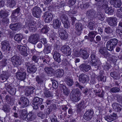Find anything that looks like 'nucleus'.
Instances as JSON below:
<instances>
[{
  "mask_svg": "<svg viewBox=\"0 0 122 122\" xmlns=\"http://www.w3.org/2000/svg\"><path fill=\"white\" fill-rule=\"evenodd\" d=\"M95 17H97L99 20L103 21L105 19L104 16L103 14L101 12H98L96 14V16Z\"/></svg>",
  "mask_w": 122,
  "mask_h": 122,
  "instance_id": "nucleus-44",
  "label": "nucleus"
},
{
  "mask_svg": "<svg viewBox=\"0 0 122 122\" xmlns=\"http://www.w3.org/2000/svg\"><path fill=\"white\" fill-rule=\"evenodd\" d=\"M96 2L94 4L98 8L101 9H105L107 7L108 5L105 0H95Z\"/></svg>",
  "mask_w": 122,
  "mask_h": 122,
  "instance_id": "nucleus-8",
  "label": "nucleus"
},
{
  "mask_svg": "<svg viewBox=\"0 0 122 122\" xmlns=\"http://www.w3.org/2000/svg\"><path fill=\"white\" fill-rule=\"evenodd\" d=\"M85 107L84 102L83 100L81 101L77 105V112H79L83 109Z\"/></svg>",
  "mask_w": 122,
  "mask_h": 122,
  "instance_id": "nucleus-36",
  "label": "nucleus"
},
{
  "mask_svg": "<svg viewBox=\"0 0 122 122\" xmlns=\"http://www.w3.org/2000/svg\"><path fill=\"white\" fill-rule=\"evenodd\" d=\"M10 109L11 108L10 106L7 105L3 106L2 109V110L6 114L10 112Z\"/></svg>",
  "mask_w": 122,
  "mask_h": 122,
  "instance_id": "nucleus-47",
  "label": "nucleus"
},
{
  "mask_svg": "<svg viewBox=\"0 0 122 122\" xmlns=\"http://www.w3.org/2000/svg\"><path fill=\"white\" fill-rule=\"evenodd\" d=\"M9 75L8 71L3 72L2 73L0 74V81L3 83L7 80L9 77Z\"/></svg>",
  "mask_w": 122,
  "mask_h": 122,
  "instance_id": "nucleus-23",
  "label": "nucleus"
},
{
  "mask_svg": "<svg viewBox=\"0 0 122 122\" xmlns=\"http://www.w3.org/2000/svg\"><path fill=\"white\" fill-rule=\"evenodd\" d=\"M44 48L43 51L45 54H48L50 53L51 52V47L48 45H44Z\"/></svg>",
  "mask_w": 122,
  "mask_h": 122,
  "instance_id": "nucleus-50",
  "label": "nucleus"
},
{
  "mask_svg": "<svg viewBox=\"0 0 122 122\" xmlns=\"http://www.w3.org/2000/svg\"><path fill=\"white\" fill-rule=\"evenodd\" d=\"M108 24L111 26L115 27L117 24V19L115 17H110L108 18Z\"/></svg>",
  "mask_w": 122,
  "mask_h": 122,
  "instance_id": "nucleus-26",
  "label": "nucleus"
},
{
  "mask_svg": "<svg viewBox=\"0 0 122 122\" xmlns=\"http://www.w3.org/2000/svg\"><path fill=\"white\" fill-rule=\"evenodd\" d=\"M90 57L91 59V65L94 67V70H97L101 65V63L100 60L97 59L96 52H92Z\"/></svg>",
  "mask_w": 122,
  "mask_h": 122,
  "instance_id": "nucleus-2",
  "label": "nucleus"
},
{
  "mask_svg": "<svg viewBox=\"0 0 122 122\" xmlns=\"http://www.w3.org/2000/svg\"><path fill=\"white\" fill-rule=\"evenodd\" d=\"M60 37L62 40H66L68 37V34L65 31H61L59 33Z\"/></svg>",
  "mask_w": 122,
  "mask_h": 122,
  "instance_id": "nucleus-41",
  "label": "nucleus"
},
{
  "mask_svg": "<svg viewBox=\"0 0 122 122\" xmlns=\"http://www.w3.org/2000/svg\"><path fill=\"white\" fill-rule=\"evenodd\" d=\"M11 85L7 83L5 84V87L10 94L11 95H14L15 94L16 89L14 87L12 86Z\"/></svg>",
  "mask_w": 122,
  "mask_h": 122,
  "instance_id": "nucleus-10",
  "label": "nucleus"
},
{
  "mask_svg": "<svg viewBox=\"0 0 122 122\" xmlns=\"http://www.w3.org/2000/svg\"><path fill=\"white\" fill-rule=\"evenodd\" d=\"M22 26V24L21 22H17L15 24H11L10 25V28L12 30L16 31L21 29Z\"/></svg>",
  "mask_w": 122,
  "mask_h": 122,
  "instance_id": "nucleus-12",
  "label": "nucleus"
},
{
  "mask_svg": "<svg viewBox=\"0 0 122 122\" xmlns=\"http://www.w3.org/2000/svg\"><path fill=\"white\" fill-rule=\"evenodd\" d=\"M61 51L66 56H69L71 54V49L68 46L64 45L61 49Z\"/></svg>",
  "mask_w": 122,
  "mask_h": 122,
  "instance_id": "nucleus-19",
  "label": "nucleus"
},
{
  "mask_svg": "<svg viewBox=\"0 0 122 122\" xmlns=\"http://www.w3.org/2000/svg\"><path fill=\"white\" fill-rule=\"evenodd\" d=\"M16 75L17 79L20 80H23L26 78V74L25 72H17Z\"/></svg>",
  "mask_w": 122,
  "mask_h": 122,
  "instance_id": "nucleus-30",
  "label": "nucleus"
},
{
  "mask_svg": "<svg viewBox=\"0 0 122 122\" xmlns=\"http://www.w3.org/2000/svg\"><path fill=\"white\" fill-rule=\"evenodd\" d=\"M88 27L91 30H94L95 28V25L93 22H90L88 24Z\"/></svg>",
  "mask_w": 122,
  "mask_h": 122,
  "instance_id": "nucleus-59",
  "label": "nucleus"
},
{
  "mask_svg": "<svg viewBox=\"0 0 122 122\" xmlns=\"http://www.w3.org/2000/svg\"><path fill=\"white\" fill-rule=\"evenodd\" d=\"M37 70V68L35 65H33L30 67L27 70V71L29 73H34Z\"/></svg>",
  "mask_w": 122,
  "mask_h": 122,
  "instance_id": "nucleus-46",
  "label": "nucleus"
},
{
  "mask_svg": "<svg viewBox=\"0 0 122 122\" xmlns=\"http://www.w3.org/2000/svg\"><path fill=\"white\" fill-rule=\"evenodd\" d=\"M120 89L116 87H114L110 90V92L112 93H118L119 92Z\"/></svg>",
  "mask_w": 122,
  "mask_h": 122,
  "instance_id": "nucleus-62",
  "label": "nucleus"
},
{
  "mask_svg": "<svg viewBox=\"0 0 122 122\" xmlns=\"http://www.w3.org/2000/svg\"><path fill=\"white\" fill-rule=\"evenodd\" d=\"M61 88L63 90V93L65 95L68 96L69 93V91L66 86L63 85L61 86Z\"/></svg>",
  "mask_w": 122,
  "mask_h": 122,
  "instance_id": "nucleus-52",
  "label": "nucleus"
},
{
  "mask_svg": "<svg viewBox=\"0 0 122 122\" xmlns=\"http://www.w3.org/2000/svg\"><path fill=\"white\" fill-rule=\"evenodd\" d=\"M2 47L1 48L2 51L6 52L10 51L11 49V47L9 41H4L1 43Z\"/></svg>",
  "mask_w": 122,
  "mask_h": 122,
  "instance_id": "nucleus-13",
  "label": "nucleus"
},
{
  "mask_svg": "<svg viewBox=\"0 0 122 122\" xmlns=\"http://www.w3.org/2000/svg\"><path fill=\"white\" fill-rule=\"evenodd\" d=\"M89 80V76L85 74L82 73L80 75L79 77V80L80 82L85 83L88 82Z\"/></svg>",
  "mask_w": 122,
  "mask_h": 122,
  "instance_id": "nucleus-20",
  "label": "nucleus"
},
{
  "mask_svg": "<svg viewBox=\"0 0 122 122\" xmlns=\"http://www.w3.org/2000/svg\"><path fill=\"white\" fill-rule=\"evenodd\" d=\"M53 54V57L55 60L58 63L60 62L61 61L60 58L61 55L58 52V50H54Z\"/></svg>",
  "mask_w": 122,
  "mask_h": 122,
  "instance_id": "nucleus-25",
  "label": "nucleus"
},
{
  "mask_svg": "<svg viewBox=\"0 0 122 122\" xmlns=\"http://www.w3.org/2000/svg\"><path fill=\"white\" fill-rule=\"evenodd\" d=\"M121 104L116 102L113 103L112 106L113 109L116 112H120L122 109V106Z\"/></svg>",
  "mask_w": 122,
  "mask_h": 122,
  "instance_id": "nucleus-27",
  "label": "nucleus"
},
{
  "mask_svg": "<svg viewBox=\"0 0 122 122\" xmlns=\"http://www.w3.org/2000/svg\"><path fill=\"white\" fill-rule=\"evenodd\" d=\"M118 43V40L117 39L115 38L112 39L107 42L106 48L108 50L112 51L117 45Z\"/></svg>",
  "mask_w": 122,
  "mask_h": 122,
  "instance_id": "nucleus-4",
  "label": "nucleus"
},
{
  "mask_svg": "<svg viewBox=\"0 0 122 122\" xmlns=\"http://www.w3.org/2000/svg\"><path fill=\"white\" fill-rule=\"evenodd\" d=\"M18 104L22 107H26L29 104V100L27 97L21 96L18 100Z\"/></svg>",
  "mask_w": 122,
  "mask_h": 122,
  "instance_id": "nucleus-6",
  "label": "nucleus"
},
{
  "mask_svg": "<svg viewBox=\"0 0 122 122\" xmlns=\"http://www.w3.org/2000/svg\"><path fill=\"white\" fill-rule=\"evenodd\" d=\"M17 48L22 55L25 56H26L28 55V54L27 52V48L25 46L18 45L17 46Z\"/></svg>",
  "mask_w": 122,
  "mask_h": 122,
  "instance_id": "nucleus-22",
  "label": "nucleus"
},
{
  "mask_svg": "<svg viewBox=\"0 0 122 122\" xmlns=\"http://www.w3.org/2000/svg\"><path fill=\"white\" fill-rule=\"evenodd\" d=\"M96 12L93 9H89L87 10L86 13V16L90 20H92L96 17Z\"/></svg>",
  "mask_w": 122,
  "mask_h": 122,
  "instance_id": "nucleus-14",
  "label": "nucleus"
},
{
  "mask_svg": "<svg viewBox=\"0 0 122 122\" xmlns=\"http://www.w3.org/2000/svg\"><path fill=\"white\" fill-rule=\"evenodd\" d=\"M104 31L107 34H110L113 32V30L110 27H107L105 28Z\"/></svg>",
  "mask_w": 122,
  "mask_h": 122,
  "instance_id": "nucleus-57",
  "label": "nucleus"
},
{
  "mask_svg": "<svg viewBox=\"0 0 122 122\" xmlns=\"http://www.w3.org/2000/svg\"><path fill=\"white\" fill-rule=\"evenodd\" d=\"M110 3L116 8H119L121 6L122 3L120 0H111Z\"/></svg>",
  "mask_w": 122,
  "mask_h": 122,
  "instance_id": "nucleus-31",
  "label": "nucleus"
},
{
  "mask_svg": "<svg viewBox=\"0 0 122 122\" xmlns=\"http://www.w3.org/2000/svg\"><path fill=\"white\" fill-rule=\"evenodd\" d=\"M22 37L23 36L21 34H17L15 35L14 39L15 41L19 42L21 41Z\"/></svg>",
  "mask_w": 122,
  "mask_h": 122,
  "instance_id": "nucleus-48",
  "label": "nucleus"
},
{
  "mask_svg": "<svg viewBox=\"0 0 122 122\" xmlns=\"http://www.w3.org/2000/svg\"><path fill=\"white\" fill-rule=\"evenodd\" d=\"M36 80L38 84L41 85L43 84L44 79L42 77L37 76L36 78Z\"/></svg>",
  "mask_w": 122,
  "mask_h": 122,
  "instance_id": "nucleus-49",
  "label": "nucleus"
},
{
  "mask_svg": "<svg viewBox=\"0 0 122 122\" xmlns=\"http://www.w3.org/2000/svg\"><path fill=\"white\" fill-rule=\"evenodd\" d=\"M76 0H66L68 5L69 7L74 5L76 2Z\"/></svg>",
  "mask_w": 122,
  "mask_h": 122,
  "instance_id": "nucleus-64",
  "label": "nucleus"
},
{
  "mask_svg": "<svg viewBox=\"0 0 122 122\" xmlns=\"http://www.w3.org/2000/svg\"><path fill=\"white\" fill-rule=\"evenodd\" d=\"M61 23L57 19H54L53 21V27L55 29H57L59 28Z\"/></svg>",
  "mask_w": 122,
  "mask_h": 122,
  "instance_id": "nucleus-38",
  "label": "nucleus"
},
{
  "mask_svg": "<svg viewBox=\"0 0 122 122\" xmlns=\"http://www.w3.org/2000/svg\"><path fill=\"white\" fill-rule=\"evenodd\" d=\"M44 70L49 76H51L54 75V70L51 67H46L44 68Z\"/></svg>",
  "mask_w": 122,
  "mask_h": 122,
  "instance_id": "nucleus-33",
  "label": "nucleus"
},
{
  "mask_svg": "<svg viewBox=\"0 0 122 122\" xmlns=\"http://www.w3.org/2000/svg\"><path fill=\"white\" fill-rule=\"evenodd\" d=\"M60 19L63 24L65 28H68L70 27V23L67 16L63 12L60 13Z\"/></svg>",
  "mask_w": 122,
  "mask_h": 122,
  "instance_id": "nucleus-5",
  "label": "nucleus"
},
{
  "mask_svg": "<svg viewBox=\"0 0 122 122\" xmlns=\"http://www.w3.org/2000/svg\"><path fill=\"white\" fill-rule=\"evenodd\" d=\"M116 14L118 17L122 18V7L117 10Z\"/></svg>",
  "mask_w": 122,
  "mask_h": 122,
  "instance_id": "nucleus-61",
  "label": "nucleus"
},
{
  "mask_svg": "<svg viewBox=\"0 0 122 122\" xmlns=\"http://www.w3.org/2000/svg\"><path fill=\"white\" fill-rule=\"evenodd\" d=\"M42 12L40 8L36 6H35L32 9V14L33 15L37 18H39Z\"/></svg>",
  "mask_w": 122,
  "mask_h": 122,
  "instance_id": "nucleus-16",
  "label": "nucleus"
},
{
  "mask_svg": "<svg viewBox=\"0 0 122 122\" xmlns=\"http://www.w3.org/2000/svg\"><path fill=\"white\" fill-rule=\"evenodd\" d=\"M81 93L78 89H76L72 91L71 93L70 98L71 100L74 102H78L80 99Z\"/></svg>",
  "mask_w": 122,
  "mask_h": 122,
  "instance_id": "nucleus-3",
  "label": "nucleus"
},
{
  "mask_svg": "<svg viewBox=\"0 0 122 122\" xmlns=\"http://www.w3.org/2000/svg\"><path fill=\"white\" fill-rule=\"evenodd\" d=\"M5 99L7 102L8 104H10L14 102L15 98L13 96L7 95L5 97Z\"/></svg>",
  "mask_w": 122,
  "mask_h": 122,
  "instance_id": "nucleus-34",
  "label": "nucleus"
},
{
  "mask_svg": "<svg viewBox=\"0 0 122 122\" xmlns=\"http://www.w3.org/2000/svg\"><path fill=\"white\" fill-rule=\"evenodd\" d=\"M95 32L96 33V32L92 31L90 32L88 34V37L90 39L91 41H93L94 40V39L96 35Z\"/></svg>",
  "mask_w": 122,
  "mask_h": 122,
  "instance_id": "nucleus-56",
  "label": "nucleus"
},
{
  "mask_svg": "<svg viewBox=\"0 0 122 122\" xmlns=\"http://www.w3.org/2000/svg\"><path fill=\"white\" fill-rule=\"evenodd\" d=\"M115 31L116 33L122 39V29L119 27H117L116 28Z\"/></svg>",
  "mask_w": 122,
  "mask_h": 122,
  "instance_id": "nucleus-58",
  "label": "nucleus"
},
{
  "mask_svg": "<svg viewBox=\"0 0 122 122\" xmlns=\"http://www.w3.org/2000/svg\"><path fill=\"white\" fill-rule=\"evenodd\" d=\"M80 53L81 57L83 59L86 60L87 59L89 56V55L86 50L81 49Z\"/></svg>",
  "mask_w": 122,
  "mask_h": 122,
  "instance_id": "nucleus-35",
  "label": "nucleus"
},
{
  "mask_svg": "<svg viewBox=\"0 0 122 122\" xmlns=\"http://www.w3.org/2000/svg\"><path fill=\"white\" fill-rule=\"evenodd\" d=\"M11 61L13 64L15 66L20 65L21 63L20 58L18 56H14L11 58Z\"/></svg>",
  "mask_w": 122,
  "mask_h": 122,
  "instance_id": "nucleus-15",
  "label": "nucleus"
},
{
  "mask_svg": "<svg viewBox=\"0 0 122 122\" xmlns=\"http://www.w3.org/2000/svg\"><path fill=\"white\" fill-rule=\"evenodd\" d=\"M99 52L106 58H107L109 54L105 47H100L98 49Z\"/></svg>",
  "mask_w": 122,
  "mask_h": 122,
  "instance_id": "nucleus-24",
  "label": "nucleus"
},
{
  "mask_svg": "<svg viewBox=\"0 0 122 122\" xmlns=\"http://www.w3.org/2000/svg\"><path fill=\"white\" fill-rule=\"evenodd\" d=\"M20 11V9L19 7L17 8L15 10L12 11L11 16L13 18L12 19V20L14 21H16V20H14L17 17V16L19 15Z\"/></svg>",
  "mask_w": 122,
  "mask_h": 122,
  "instance_id": "nucleus-28",
  "label": "nucleus"
},
{
  "mask_svg": "<svg viewBox=\"0 0 122 122\" xmlns=\"http://www.w3.org/2000/svg\"><path fill=\"white\" fill-rule=\"evenodd\" d=\"M47 56L39 57L35 56H33L31 59L32 61L35 63H37L41 67L43 66L46 64H48L50 61V59L47 58ZM48 58V56H47Z\"/></svg>",
  "mask_w": 122,
  "mask_h": 122,
  "instance_id": "nucleus-1",
  "label": "nucleus"
},
{
  "mask_svg": "<svg viewBox=\"0 0 122 122\" xmlns=\"http://www.w3.org/2000/svg\"><path fill=\"white\" fill-rule=\"evenodd\" d=\"M49 27L47 25H45L42 28L41 31L42 33L46 34L48 32L49 30Z\"/></svg>",
  "mask_w": 122,
  "mask_h": 122,
  "instance_id": "nucleus-60",
  "label": "nucleus"
},
{
  "mask_svg": "<svg viewBox=\"0 0 122 122\" xmlns=\"http://www.w3.org/2000/svg\"><path fill=\"white\" fill-rule=\"evenodd\" d=\"M8 15L7 12L3 10L0 11V18H6L8 17Z\"/></svg>",
  "mask_w": 122,
  "mask_h": 122,
  "instance_id": "nucleus-55",
  "label": "nucleus"
},
{
  "mask_svg": "<svg viewBox=\"0 0 122 122\" xmlns=\"http://www.w3.org/2000/svg\"><path fill=\"white\" fill-rule=\"evenodd\" d=\"M19 117L21 119L25 120L27 117V112L25 110H21L19 112Z\"/></svg>",
  "mask_w": 122,
  "mask_h": 122,
  "instance_id": "nucleus-29",
  "label": "nucleus"
},
{
  "mask_svg": "<svg viewBox=\"0 0 122 122\" xmlns=\"http://www.w3.org/2000/svg\"><path fill=\"white\" fill-rule=\"evenodd\" d=\"M44 93L45 96L46 97H52L53 96L51 92L48 90H45V91Z\"/></svg>",
  "mask_w": 122,
  "mask_h": 122,
  "instance_id": "nucleus-63",
  "label": "nucleus"
},
{
  "mask_svg": "<svg viewBox=\"0 0 122 122\" xmlns=\"http://www.w3.org/2000/svg\"><path fill=\"white\" fill-rule=\"evenodd\" d=\"M93 92L95 93V95L98 96L99 97L103 98L104 96L105 92L103 91H102L100 94V93L101 92V91L100 89L98 90L96 89L94 90Z\"/></svg>",
  "mask_w": 122,
  "mask_h": 122,
  "instance_id": "nucleus-40",
  "label": "nucleus"
},
{
  "mask_svg": "<svg viewBox=\"0 0 122 122\" xmlns=\"http://www.w3.org/2000/svg\"><path fill=\"white\" fill-rule=\"evenodd\" d=\"M16 2L15 0H7V6L10 8H13L15 5Z\"/></svg>",
  "mask_w": 122,
  "mask_h": 122,
  "instance_id": "nucleus-43",
  "label": "nucleus"
},
{
  "mask_svg": "<svg viewBox=\"0 0 122 122\" xmlns=\"http://www.w3.org/2000/svg\"><path fill=\"white\" fill-rule=\"evenodd\" d=\"M43 99L37 97H35L33 100V109H37L40 105L42 103Z\"/></svg>",
  "mask_w": 122,
  "mask_h": 122,
  "instance_id": "nucleus-7",
  "label": "nucleus"
},
{
  "mask_svg": "<svg viewBox=\"0 0 122 122\" xmlns=\"http://www.w3.org/2000/svg\"><path fill=\"white\" fill-rule=\"evenodd\" d=\"M34 89V88L32 87H26L25 90V95L26 96H29L33 93Z\"/></svg>",
  "mask_w": 122,
  "mask_h": 122,
  "instance_id": "nucleus-32",
  "label": "nucleus"
},
{
  "mask_svg": "<svg viewBox=\"0 0 122 122\" xmlns=\"http://www.w3.org/2000/svg\"><path fill=\"white\" fill-rule=\"evenodd\" d=\"M105 10V13L108 15H112L113 14L114 10L113 8L111 7H108L106 8Z\"/></svg>",
  "mask_w": 122,
  "mask_h": 122,
  "instance_id": "nucleus-45",
  "label": "nucleus"
},
{
  "mask_svg": "<svg viewBox=\"0 0 122 122\" xmlns=\"http://www.w3.org/2000/svg\"><path fill=\"white\" fill-rule=\"evenodd\" d=\"M80 69L84 72H87L91 68V66L86 64V62L83 63L79 66Z\"/></svg>",
  "mask_w": 122,
  "mask_h": 122,
  "instance_id": "nucleus-21",
  "label": "nucleus"
},
{
  "mask_svg": "<svg viewBox=\"0 0 122 122\" xmlns=\"http://www.w3.org/2000/svg\"><path fill=\"white\" fill-rule=\"evenodd\" d=\"M110 76L116 80L119 79L120 77V75L116 72H112L110 73Z\"/></svg>",
  "mask_w": 122,
  "mask_h": 122,
  "instance_id": "nucleus-42",
  "label": "nucleus"
},
{
  "mask_svg": "<svg viewBox=\"0 0 122 122\" xmlns=\"http://www.w3.org/2000/svg\"><path fill=\"white\" fill-rule=\"evenodd\" d=\"M97 78L98 81L103 82H105L106 81V76H104L102 75H100L97 77Z\"/></svg>",
  "mask_w": 122,
  "mask_h": 122,
  "instance_id": "nucleus-53",
  "label": "nucleus"
},
{
  "mask_svg": "<svg viewBox=\"0 0 122 122\" xmlns=\"http://www.w3.org/2000/svg\"><path fill=\"white\" fill-rule=\"evenodd\" d=\"M78 5L79 7L82 9H84L87 8L89 6V5L88 3H85L83 4V3H79Z\"/></svg>",
  "mask_w": 122,
  "mask_h": 122,
  "instance_id": "nucleus-54",
  "label": "nucleus"
},
{
  "mask_svg": "<svg viewBox=\"0 0 122 122\" xmlns=\"http://www.w3.org/2000/svg\"><path fill=\"white\" fill-rule=\"evenodd\" d=\"M118 118L117 114L115 112L113 113L112 114L106 116L104 117L105 119L108 122H112Z\"/></svg>",
  "mask_w": 122,
  "mask_h": 122,
  "instance_id": "nucleus-18",
  "label": "nucleus"
},
{
  "mask_svg": "<svg viewBox=\"0 0 122 122\" xmlns=\"http://www.w3.org/2000/svg\"><path fill=\"white\" fill-rule=\"evenodd\" d=\"M64 71L62 69L58 70L56 74L57 77L61 78L63 76L64 74Z\"/></svg>",
  "mask_w": 122,
  "mask_h": 122,
  "instance_id": "nucleus-51",
  "label": "nucleus"
},
{
  "mask_svg": "<svg viewBox=\"0 0 122 122\" xmlns=\"http://www.w3.org/2000/svg\"><path fill=\"white\" fill-rule=\"evenodd\" d=\"M43 17H46L45 21L46 22H49L51 21L53 18V15L49 11H46L44 13L43 16Z\"/></svg>",
  "mask_w": 122,
  "mask_h": 122,
  "instance_id": "nucleus-17",
  "label": "nucleus"
},
{
  "mask_svg": "<svg viewBox=\"0 0 122 122\" xmlns=\"http://www.w3.org/2000/svg\"><path fill=\"white\" fill-rule=\"evenodd\" d=\"M94 111L92 109L87 110L83 116V118L87 121L91 120L93 116Z\"/></svg>",
  "mask_w": 122,
  "mask_h": 122,
  "instance_id": "nucleus-11",
  "label": "nucleus"
},
{
  "mask_svg": "<svg viewBox=\"0 0 122 122\" xmlns=\"http://www.w3.org/2000/svg\"><path fill=\"white\" fill-rule=\"evenodd\" d=\"M65 81L66 84L70 86H71L74 83L73 80L68 76L66 77L65 79Z\"/></svg>",
  "mask_w": 122,
  "mask_h": 122,
  "instance_id": "nucleus-39",
  "label": "nucleus"
},
{
  "mask_svg": "<svg viewBox=\"0 0 122 122\" xmlns=\"http://www.w3.org/2000/svg\"><path fill=\"white\" fill-rule=\"evenodd\" d=\"M40 39V36L38 34H36L31 35L29 37L28 41L34 45L36 44Z\"/></svg>",
  "mask_w": 122,
  "mask_h": 122,
  "instance_id": "nucleus-9",
  "label": "nucleus"
},
{
  "mask_svg": "<svg viewBox=\"0 0 122 122\" xmlns=\"http://www.w3.org/2000/svg\"><path fill=\"white\" fill-rule=\"evenodd\" d=\"M36 117V115L32 112L29 113L27 115V119L29 121H32L34 120Z\"/></svg>",
  "mask_w": 122,
  "mask_h": 122,
  "instance_id": "nucleus-37",
  "label": "nucleus"
}]
</instances>
